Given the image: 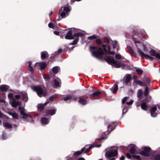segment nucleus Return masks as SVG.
Masks as SVG:
<instances>
[{"mask_svg":"<svg viewBox=\"0 0 160 160\" xmlns=\"http://www.w3.org/2000/svg\"><path fill=\"white\" fill-rule=\"evenodd\" d=\"M134 41L138 52L139 53L140 56L144 57L147 59H149L151 60L153 59V57L144 53H147L148 52V48L144 45L142 42L134 39Z\"/></svg>","mask_w":160,"mask_h":160,"instance_id":"f257e3e1","label":"nucleus"},{"mask_svg":"<svg viewBox=\"0 0 160 160\" xmlns=\"http://www.w3.org/2000/svg\"><path fill=\"white\" fill-rule=\"evenodd\" d=\"M106 48V46L105 45H103L101 47H100L98 49V51H97V48L94 46L90 47V50L92 52V55L97 58H99L101 55L104 54L105 52H108V53L112 55H114L115 54L114 52H111L109 48H108V51H107Z\"/></svg>","mask_w":160,"mask_h":160,"instance_id":"f03ea898","label":"nucleus"},{"mask_svg":"<svg viewBox=\"0 0 160 160\" xmlns=\"http://www.w3.org/2000/svg\"><path fill=\"white\" fill-rule=\"evenodd\" d=\"M104 59L108 64H111L113 67L115 68H121L122 69L125 68L124 64L123 63L115 60L112 57L107 56Z\"/></svg>","mask_w":160,"mask_h":160,"instance_id":"7ed1b4c3","label":"nucleus"},{"mask_svg":"<svg viewBox=\"0 0 160 160\" xmlns=\"http://www.w3.org/2000/svg\"><path fill=\"white\" fill-rule=\"evenodd\" d=\"M106 152L105 154V157L107 158L106 160H115V158H110L114 157L118 154V150L116 147H111L107 148L106 149Z\"/></svg>","mask_w":160,"mask_h":160,"instance_id":"20e7f679","label":"nucleus"},{"mask_svg":"<svg viewBox=\"0 0 160 160\" xmlns=\"http://www.w3.org/2000/svg\"><path fill=\"white\" fill-rule=\"evenodd\" d=\"M19 110L22 118L26 119L31 122H33V121L32 117L30 115L27 114L25 112V110L23 108L20 107L19 108Z\"/></svg>","mask_w":160,"mask_h":160,"instance_id":"39448f33","label":"nucleus"},{"mask_svg":"<svg viewBox=\"0 0 160 160\" xmlns=\"http://www.w3.org/2000/svg\"><path fill=\"white\" fill-rule=\"evenodd\" d=\"M71 9V7L68 6L62 7L60 10V15L62 18H65L68 16Z\"/></svg>","mask_w":160,"mask_h":160,"instance_id":"423d86ee","label":"nucleus"},{"mask_svg":"<svg viewBox=\"0 0 160 160\" xmlns=\"http://www.w3.org/2000/svg\"><path fill=\"white\" fill-rule=\"evenodd\" d=\"M32 89L37 92V95L39 97L45 96L46 93L42 88L39 86H36L32 88Z\"/></svg>","mask_w":160,"mask_h":160,"instance_id":"0eeeda50","label":"nucleus"},{"mask_svg":"<svg viewBox=\"0 0 160 160\" xmlns=\"http://www.w3.org/2000/svg\"><path fill=\"white\" fill-rule=\"evenodd\" d=\"M151 97L150 96H148L147 98L143 100L142 103L141 105L142 109L144 110H146L148 108V106L145 103L146 102H148L151 100Z\"/></svg>","mask_w":160,"mask_h":160,"instance_id":"6e6552de","label":"nucleus"},{"mask_svg":"<svg viewBox=\"0 0 160 160\" xmlns=\"http://www.w3.org/2000/svg\"><path fill=\"white\" fill-rule=\"evenodd\" d=\"M21 97L22 99L26 102L28 101V99L27 94L25 92H22L21 93L20 95H16L15 97L17 99H19Z\"/></svg>","mask_w":160,"mask_h":160,"instance_id":"1a4fd4ad","label":"nucleus"},{"mask_svg":"<svg viewBox=\"0 0 160 160\" xmlns=\"http://www.w3.org/2000/svg\"><path fill=\"white\" fill-rule=\"evenodd\" d=\"M144 151H141L140 154L143 156L148 157L149 156V152L150 151V148L148 147H144L143 148Z\"/></svg>","mask_w":160,"mask_h":160,"instance_id":"9d476101","label":"nucleus"},{"mask_svg":"<svg viewBox=\"0 0 160 160\" xmlns=\"http://www.w3.org/2000/svg\"><path fill=\"white\" fill-rule=\"evenodd\" d=\"M46 64L44 62H37L35 65L34 68L36 69L40 68L41 70H42L46 67Z\"/></svg>","mask_w":160,"mask_h":160,"instance_id":"9b49d317","label":"nucleus"},{"mask_svg":"<svg viewBox=\"0 0 160 160\" xmlns=\"http://www.w3.org/2000/svg\"><path fill=\"white\" fill-rule=\"evenodd\" d=\"M126 156L128 158L131 159L132 160H141L139 155H133L131 156L129 153H128L126 154Z\"/></svg>","mask_w":160,"mask_h":160,"instance_id":"f8f14e48","label":"nucleus"},{"mask_svg":"<svg viewBox=\"0 0 160 160\" xmlns=\"http://www.w3.org/2000/svg\"><path fill=\"white\" fill-rule=\"evenodd\" d=\"M73 31L72 30H69L66 35L65 36V38L66 39H72L74 38V35L72 34Z\"/></svg>","mask_w":160,"mask_h":160,"instance_id":"ddd939ff","label":"nucleus"},{"mask_svg":"<svg viewBox=\"0 0 160 160\" xmlns=\"http://www.w3.org/2000/svg\"><path fill=\"white\" fill-rule=\"evenodd\" d=\"M131 79V76L130 74H126L123 78V82L126 83H128L130 82Z\"/></svg>","mask_w":160,"mask_h":160,"instance_id":"4468645a","label":"nucleus"},{"mask_svg":"<svg viewBox=\"0 0 160 160\" xmlns=\"http://www.w3.org/2000/svg\"><path fill=\"white\" fill-rule=\"evenodd\" d=\"M56 111V110L55 109H48L45 115L47 116L49 115L52 116L55 113Z\"/></svg>","mask_w":160,"mask_h":160,"instance_id":"2eb2a0df","label":"nucleus"},{"mask_svg":"<svg viewBox=\"0 0 160 160\" xmlns=\"http://www.w3.org/2000/svg\"><path fill=\"white\" fill-rule=\"evenodd\" d=\"M10 103L12 106L13 107H16L18 106H20L21 105V102L19 101H16L14 99L12 101H10Z\"/></svg>","mask_w":160,"mask_h":160,"instance_id":"dca6fc26","label":"nucleus"},{"mask_svg":"<svg viewBox=\"0 0 160 160\" xmlns=\"http://www.w3.org/2000/svg\"><path fill=\"white\" fill-rule=\"evenodd\" d=\"M157 110V108L156 106H154L152 108L150 111L151 115L152 117H156L157 116V114L155 112Z\"/></svg>","mask_w":160,"mask_h":160,"instance_id":"f3484780","label":"nucleus"},{"mask_svg":"<svg viewBox=\"0 0 160 160\" xmlns=\"http://www.w3.org/2000/svg\"><path fill=\"white\" fill-rule=\"evenodd\" d=\"M49 103V102L48 101V100H47V101L45 102L43 104H39L38 105V109H39L40 111H42L44 108V106L46 105Z\"/></svg>","mask_w":160,"mask_h":160,"instance_id":"a211bd4d","label":"nucleus"},{"mask_svg":"<svg viewBox=\"0 0 160 160\" xmlns=\"http://www.w3.org/2000/svg\"><path fill=\"white\" fill-rule=\"evenodd\" d=\"M149 53L151 55L155 56L156 58L160 59V54L158 53H156L154 50H152L150 51Z\"/></svg>","mask_w":160,"mask_h":160,"instance_id":"6ab92c4d","label":"nucleus"},{"mask_svg":"<svg viewBox=\"0 0 160 160\" xmlns=\"http://www.w3.org/2000/svg\"><path fill=\"white\" fill-rule=\"evenodd\" d=\"M101 94L100 91L96 90L93 91V93L89 95L90 98H93L94 97L99 96Z\"/></svg>","mask_w":160,"mask_h":160,"instance_id":"aec40b11","label":"nucleus"},{"mask_svg":"<svg viewBox=\"0 0 160 160\" xmlns=\"http://www.w3.org/2000/svg\"><path fill=\"white\" fill-rule=\"evenodd\" d=\"M54 83L55 87H59L61 83L60 79L58 78H56L54 80Z\"/></svg>","mask_w":160,"mask_h":160,"instance_id":"412c9836","label":"nucleus"},{"mask_svg":"<svg viewBox=\"0 0 160 160\" xmlns=\"http://www.w3.org/2000/svg\"><path fill=\"white\" fill-rule=\"evenodd\" d=\"M110 89L113 93H115L118 89V85L117 84H114L113 86Z\"/></svg>","mask_w":160,"mask_h":160,"instance_id":"4be33fe9","label":"nucleus"},{"mask_svg":"<svg viewBox=\"0 0 160 160\" xmlns=\"http://www.w3.org/2000/svg\"><path fill=\"white\" fill-rule=\"evenodd\" d=\"M41 122L42 124L43 125H46L49 122V120L46 118H42L41 119Z\"/></svg>","mask_w":160,"mask_h":160,"instance_id":"5701e85b","label":"nucleus"},{"mask_svg":"<svg viewBox=\"0 0 160 160\" xmlns=\"http://www.w3.org/2000/svg\"><path fill=\"white\" fill-rule=\"evenodd\" d=\"M136 146L134 145H132L131 146L130 152L131 153L133 154L136 153Z\"/></svg>","mask_w":160,"mask_h":160,"instance_id":"b1692460","label":"nucleus"},{"mask_svg":"<svg viewBox=\"0 0 160 160\" xmlns=\"http://www.w3.org/2000/svg\"><path fill=\"white\" fill-rule=\"evenodd\" d=\"M114 48H116L117 51L119 50L118 44L116 40H114L112 42V44Z\"/></svg>","mask_w":160,"mask_h":160,"instance_id":"393cba45","label":"nucleus"},{"mask_svg":"<svg viewBox=\"0 0 160 160\" xmlns=\"http://www.w3.org/2000/svg\"><path fill=\"white\" fill-rule=\"evenodd\" d=\"M85 149V148H83L81 149L80 151H78L75 152L73 154L74 156H75L76 155H78L81 154L84 151Z\"/></svg>","mask_w":160,"mask_h":160,"instance_id":"a878e982","label":"nucleus"},{"mask_svg":"<svg viewBox=\"0 0 160 160\" xmlns=\"http://www.w3.org/2000/svg\"><path fill=\"white\" fill-rule=\"evenodd\" d=\"M9 87L5 85L0 86V90L2 91H7L8 88Z\"/></svg>","mask_w":160,"mask_h":160,"instance_id":"bb28decb","label":"nucleus"},{"mask_svg":"<svg viewBox=\"0 0 160 160\" xmlns=\"http://www.w3.org/2000/svg\"><path fill=\"white\" fill-rule=\"evenodd\" d=\"M48 53L46 51H43L41 52V58L42 60L44 59L48 56Z\"/></svg>","mask_w":160,"mask_h":160,"instance_id":"cd10ccee","label":"nucleus"},{"mask_svg":"<svg viewBox=\"0 0 160 160\" xmlns=\"http://www.w3.org/2000/svg\"><path fill=\"white\" fill-rule=\"evenodd\" d=\"M72 98V97L71 95L70 94H68L66 96L63 97L62 99L64 101H67L70 99Z\"/></svg>","mask_w":160,"mask_h":160,"instance_id":"c85d7f7f","label":"nucleus"},{"mask_svg":"<svg viewBox=\"0 0 160 160\" xmlns=\"http://www.w3.org/2000/svg\"><path fill=\"white\" fill-rule=\"evenodd\" d=\"M127 48L128 50H129V53L131 54H132L133 56H136V53L134 52L133 49L130 46H128L127 47Z\"/></svg>","mask_w":160,"mask_h":160,"instance_id":"c756f323","label":"nucleus"},{"mask_svg":"<svg viewBox=\"0 0 160 160\" xmlns=\"http://www.w3.org/2000/svg\"><path fill=\"white\" fill-rule=\"evenodd\" d=\"M135 82L137 84L140 86H147V85L146 82L143 84L142 82L139 80H135Z\"/></svg>","mask_w":160,"mask_h":160,"instance_id":"7c9ffc66","label":"nucleus"},{"mask_svg":"<svg viewBox=\"0 0 160 160\" xmlns=\"http://www.w3.org/2000/svg\"><path fill=\"white\" fill-rule=\"evenodd\" d=\"M60 70V68L58 66H56L52 68V71L55 74L57 73Z\"/></svg>","mask_w":160,"mask_h":160,"instance_id":"2f4dec72","label":"nucleus"},{"mask_svg":"<svg viewBox=\"0 0 160 160\" xmlns=\"http://www.w3.org/2000/svg\"><path fill=\"white\" fill-rule=\"evenodd\" d=\"M8 113L10 115L12 116L13 118L16 119H18V114L16 113L10 112H9Z\"/></svg>","mask_w":160,"mask_h":160,"instance_id":"473e14b6","label":"nucleus"},{"mask_svg":"<svg viewBox=\"0 0 160 160\" xmlns=\"http://www.w3.org/2000/svg\"><path fill=\"white\" fill-rule=\"evenodd\" d=\"M87 100H86L82 98H80L78 101L79 102L82 104H86L87 103Z\"/></svg>","mask_w":160,"mask_h":160,"instance_id":"72a5a7b5","label":"nucleus"},{"mask_svg":"<svg viewBox=\"0 0 160 160\" xmlns=\"http://www.w3.org/2000/svg\"><path fill=\"white\" fill-rule=\"evenodd\" d=\"M4 127L7 128H12V126L9 123L6 122L4 124Z\"/></svg>","mask_w":160,"mask_h":160,"instance_id":"f704fd0d","label":"nucleus"},{"mask_svg":"<svg viewBox=\"0 0 160 160\" xmlns=\"http://www.w3.org/2000/svg\"><path fill=\"white\" fill-rule=\"evenodd\" d=\"M28 69H29V71L30 72H33L34 71L32 67V62L31 61H29L28 62Z\"/></svg>","mask_w":160,"mask_h":160,"instance_id":"c9c22d12","label":"nucleus"},{"mask_svg":"<svg viewBox=\"0 0 160 160\" xmlns=\"http://www.w3.org/2000/svg\"><path fill=\"white\" fill-rule=\"evenodd\" d=\"M142 91L141 90H140V89L138 90V94H137L138 97V98H140L142 95Z\"/></svg>","mask_w":160,"mask_h":160,"instance_id":"e433bc0d","label":"nucleus"},{"mask_svg":"<svg viewBox=\"0 0 160 160\" xmlns=\"http://www.w3.org/2000/svg\"><path fill=\"white\" fill-rule=\"evenodd\" d=\"M115 57L116 58L118 59H124L123 57L121 56L119 54H116L115 55Z\"/></svg>","mask_w":160,"mask_h":160,"instance_id":"4c0bfd02","label":"nucleus"},{"mask_svg":"<svg viewBox=\"0 0 160 160\" xmlns=\"http://www.w3.org/2000/svg\"><path fill=\"white\" fill-rule=\"evenodd\" d=\"M115 128L114 126H111L109 125L108 126V131H110V132L112 131Z\"/></svg>","mask_w":160,"mask_h":160,"instance_id":"58836bf2","label":"nucleus"},{"mask_svg":"<svg viewBox=\"0 0 160 160\" xmlns=\"http://www.w3.org/2000/svg\"><path fill=\"white\" fill-rule=\"evenodd\" d=\"M8 96L9 99L11 100H13L15 99L13 96V94L12 93L8 94Z\"/></svg>","mask_w":160,"mask_h":160,"instance_id":"ea45409f","label":"nucleus"},{"mask_svg":"<svg viewBox=\"0 0 160 160\" xmlns=\"http://www.w3.org/2000/svg\"><path fill=\"white\" fill-rule=\"evenodd\" d=\"M97 36L95 35H92V36H89L88 38V39L92 40L95 39L97 38Z\"/></svg>","mask_w":160,"mask_h":160,"instance_id":"a19ab883","label":"nucleus"},{"mask_svg":"<svg viewBox=\"0 0 160 160\" xmlns=\"http://www.w3.org/2000/svg\"><path fill=\"white\" fill-rule=\"evenodd\" d=\"M136 72L138 74H141L143 73V71L142 70L140 69H138L136 70Z\"/></svg>","mask_w":160,"mask_h":160,"instance_id":"79ce46f5","label":"nucleus"},{"mask_svg":"<svg viewBox=\"0 0 160 160\" xmlns=\"http://www.w3.org/2000/svg\"><path fill=\"white\" fill-rule=\"evenodd\" d=\"M83 35V34H82V33L78 32L77 33L74 34V37H78L79 36H82Z\"/></svg>","mask_w":160,"mask_h":160,"instance_id":"37998d69","label":"nucleus"},{"mask_svg":"<svg viewBox=\"0 0 160 160\" xmlns=\"http://www.w3.org/2000/svg\"><path fill=\"white\" fill-rule=\"evenodd\" d=\"M153 160H160V155L158 154L156 155Z\"/></svg>","mask_w":160,"mask_h":160,"instance_id":"c03bdc74","label":"nucleus"},{"mask_svg":"<svg viewBox=\"0 0 160 160\" xmlns=\"http://www.w3.org/2000/svg\"><path fill=\"white\" fill-rule=\"evenodd\" d=\"M78 39L77 38L75 39L73 42L71 43L70 44L71 45H74L78 41Z\"/></svg>","mask_w":160,"mask_h":160,"instance_id":"a18cd8bd","label":"nucleus"},{"mask_svg":"<svg viewBox=\"0 0 160 160\" xmlns=\"http://www.w3.org/2000/svg\"><path fill=\"white\" fill-rule=\"evenodd\" d=\"M148 93V89L147 87H146L145 88L144 94L145 96L147 95Z\"/></svg>","mask_w":160,"mask_h":160,"instance_id":"49530a36","label":"nucleus"},{"mask_svg":"<svg viewBox=\"0 0 160 160\" xmlns=\"http://www.w3.org/2000/svg\"><path fill=\"white\" fill-rule=\"evenodd\" d=\"M94 146H91L87 148L85 151V153H86L88 152H89L90 149H91L92 148L94 147Z\"/></svg>","mask_w":160,"mask_h":160,"instance_id":"de8ad7c7","label":"nucleus"},{"mask_svg":"<svg viewBox=\"0 0 160 160\" xmlns=\"http://www.w3.org/2000/svg\"><path fill=\"white\" fill-rule=\"evenodd\" d=\"M44 78L45 81H48L49 79V77L47 75H44Z\"/></svg>","mask_w":160,"mask_h":160,"instance_id":"09e8293b","label":"nucleus"},{"mask_svg":"<svg viewBox=\"0 0 160 160\" xmlns=\"http://www.w3.org/2000/svg\"><path fill=\"white\" fill-rule=\"evenodd\" d=\"M145 81L146 82V83H149L150 82V80L148 77H147L145 79Z\"/></svg>","mask_w":160,"mask_h":160,"instance_id":"8fccbe9b","label":"nucleus"},{"mask_svg":"<svg viewBox=\"0 0 160 160\" xmlns=\"http://www.w3.org/2000/svg\"><path fill=\"white\" fill-rule=\"evenodd\" d=\"M2 138L3 140H4L6 139V136L5 133H3L2 135Z\"/></svg>","mask_w":160,"mask_h":160,"instance_id":"3c124183","label":"nucleus"},{"mask_svg":"<svg viewBox=\"0 0 160 160\" xmlns=\"http://www.w3.org/2000/svg\"><path fill=\"white\" fill-rule=\"evenodd\" d=\"M104 42L107 43H108L109 42L108 39L107 38H104Z\"/></svg>","mask_w":160,"mask_h":160,"instance_id":"603ef678","label":"nucleus"},{"mask_svg":"<svg viewBox=\"0 0 160 160\" xmlns=\"http://www.w3.org/2000/svg\"><path fill=\"white\" fill-rule=\"evenodd\" d=\"M128 98V97H125L122 99V103L123 104L126 102V101Z\"/></svg>","mask_w":160,"mask_h":160,"instance_id":"864d4df0","label":"nucleus"},{"mask_svg":"<svg viewBox=\"0 0 160 160\" xmlns=\"http://www.w3.org/2000/svg\"><path fill=\"white\" fill-rule=\"evenodd\" d=\"M48 27L51 28H53L54 27V25L52 23H50L48 24Z\"/></svg>","mask_w":160,"mask_h":160,"instance_id":"5fc2aeb1","label":"nucleus"},{"mask_svg":"<svg viewBox=\"0 0 160 160\" xmlns=\"http://www.w3.org/2000/svg\"><path fill=\"white\" fill-rule=\"evenodd\" d=\"M133 102V100H131L129 102H127L126 103L128 105H131L132 104Z\"/></svg>","mask_w":160,"mask_h":160,"instance_id":"6e6d98bb","label":"nucleus"},{"mask_svg":"<svg viewBox=\"0 0 160 160\" xmlns=\"http://www.w3.org/2000/svg\"><path fill=\"white\" fill-rule=\"evenodd\" d=\"M55 95L52 96L50 97L49 98V100L50 101H52L53 98L56 97Z\"/></svg>","mask_w":160,"mask_h":160,"instance_id":"4d7b16f0","label":"nucleus"},{"mask_svg":"<svg viewBox=\"0 0 160 160\" xmlns=\"http://www.w3.org/2000/svg\"><path fill=\"white\" fill-rule=\"evenodd\" d=\"M96 42L98 44H100L101 42V41L100 39H98L96 40Z\"/></svg>","mask_w":160,"mask_h":160,"instance_id":"13d9d810","label":"nucleus"},{"mask_svg":"<svg viewBox=\"0 0 160 160\" xmlns=\"http://www.w3.org/2000/svg\"><path fill=\"white\" fill-rule=\"evenodd\" d=\"M127 111L128 109L127 108H124L122 111V113H125L127 112Z\"/></svg>","mask_w":160,"mask_h":160,"instance_id":"bf43d9fd","label":"nucleus"},{"mask_svg":"<svg viewBox=\"0 0 160 160\" xmlns=\"http://www.w3.org/2000/svg\"><path fill=\"white\" fill-rule=\"evenodd\" d=\"M107 138V137H102V138H99L98 139V140H99V141H101L102 140H103V139H106V138Z\"/></svg>","mask_w":160,"mask_h":160,"instance_id":"052dcab7","label":"nucleus"},{"mask_svg":"<svg viewBox=\"0 0 160 160\" xmlns=\"http://www.w3.org/2000/svg\"><path fill=\"white\" fill-rule=\"evenodd\" d=\"M125 159V157L124 156H122L120 158V160H124Z\"/></svg>","mask_w":160,"mask_h":160,"instance_id":"680f3d73","label":"nucleus"},{"mask_svg":"<svg viewBox=\"0 0 160 160\" xmlns=\"http://www.w3.org/2000/svg\"><path fill=\"white\" fill-rule=\"evenodd\" d=\"M62 50L61 49H59L58 51V53L59 54V53H61V52H62Z\"/></svg>","mask_w":160,"mask_h":160,"instance_id":"e2e57ef3","label":"nucleus"},{"mask_svg":"<svg viewBox=\"0 0 160 160\" xmlns=\"http://www.w3.org/2000/svg\"><path fill=\"white\" fill-rule=\"evenodd\" d=\"M54 33L56 35H58L59 33L58 31H54Z\"/></svg>","mask_w":160,"mask_h":160,"instance_id":"0e129e2a","label":"nucleus"},{"mask_svg":"<svg viewBox=\"0 0 160 160\" xmlns=\"http://www.w3.org/2000/svg\"><path fill=\"white\" fill-rule=\"evenodd\" d=\"M78 160H85V159L81 157L79 158Z\"/></svg>","mask_w":160,"mask_h":160,"instance_id":"69168bd1","label":"nucleus"},{"mask_svg":"<svg viewBox=\"0 0 160 160\" xmlns=\"http://www.w3.org/2000/svg\"><path fill=\"white\" fill-rule=\"evenodd\" d=\"M101 146V144H98L97 145L96 147L98 148L100 147Z\"/></svg>","mask_w":160,"mask_h":160,"instance_id":"338daca9","label":"nucleus"},{"mask_svg":"<svg viewBox=\"0 0 160 160\" xmlns=\"http://www.w3.org/2000/svg\"><path fill=\"white\" fill-rule=\"evenodd\" d=\"M13 126H14V128H17V125H13Z\"/></svg>","mask_w":160,"mask_h":160,"instance_id":"774afa93","label":"nucleus"}]
</instances>
